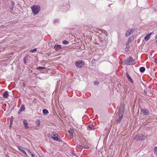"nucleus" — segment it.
I'll return each mask as SVG.
<instances>
[{"mask_svg": "<svg viewBox=\"0 0 157 157\" xmlns=\"http://www.w3.org/2000/svg\"><path fill=\"white\" fill-rule=\"evenodd\" d=\"M49 136L55 140L59 142L62 141V140L59 137L58 135L55 132H52Z\"/></svg>", "mask_w": 157, "mask_h": 157, "instance_id": "1", "label": "nucleus"}, {"mask_svg": "<svg viewBox=\"0 0 157 157\" xmlns=\"http://www.w3.org/2000/svg\"><path fill=\"white\" fill-rule=\"evenodd\" d=\"M33 13L35 15L37 14L39 12L40 7L38 6H33L31 7Z\"/></svg>", "mask_w": 157, "mask_h": 157, "instance_id": "2", "label": "nucleus"}, {"mask_svg": "<svg viewBox=\"0 0 157 157\" xmlns=\"http://www.w3.org/2000/svg\"><path fill=\"white\" fill-rule=\"evenodd\" d=\"M134 60L133 58L132 57H128L125 59L124 61V64L127 65H132L134 62Z\"/></svg>", "mask_w": 157, "mask_h": 157, "instance_id": "3", "label": "nucleus"}, {"mask_svg": "<svg viewBox=\"0 0 157 157\" xmlns=\"http://www.w3.org/2000/svg\"><path fill=\"white\" fill-rule=\"evenodd\" d=\"M147 137V135H144L142 134L136 136L135 139L137 141H140L145 140Z\"/></svg>", "mask_w": 157, "mask_h": 157, "instance_id": "4", "label": "nucleus"}, {"mask_svg": "<svg viewBox=\"0 0 157 157\" xmlns=\"http://www.w3.org/2000/svg\"><path fill=\"white\" fill-rule=\"evenodd\" d=\"M84 65V63L83 61H79L76 62L75 65L77 67L81 68Z\"/></svg>", "mask_w": 157, "mask_h": 157, "instance_id": "5", "label": "nucleus"}, {"mask_svg": "<svg viewBox=\"0 0 157 157\" xmlns=\"http://www.w3.org/2000/svg\"><path fill=\"white\" fill-rule=\"evenodd\" d=\"M141 112L144 115H149L150 113L148 110L146 109H141Z\"/></svg>", "mask_w": 157, "mask_h": 157, "instance_id": "6", "label": "nucleus"}, {"mask_svg": "<svg viewBox=\"0 0 157 157\" xmlns=\"http://www.w3.org/2000/svg\"><path fill=\"white\" fill-rule=\"evenodd\" d=\"M126 76L128 80L132 83H133V81L131 77L129 76L128 72L126 73Z\"/></svg>", "mask_w": 157, "mask_h": 157, "instance_id": "7", "label": "nucleus"}, {"mask_svg": "<svg viewBox=\"0 0 157 157\" xmlns=\"http://www.w3.org/2000/svg\"><path fill=\"white\" fill-rule=\"evenodd\" d=\"M25 107L24 105H22L18 112V114H20L21 112L24 111L25 110Z\"/></svg>", "mask_w": 157, "mask_h": 157, "instance_id": "8", "label": "nucleus"}, {"mask_svg": "<svg viewBox=\"0 0 157 157\" xmlns=\"http://www.w3.org/2000/svg\"><path fill=\"white\" fill-rule=\"evenodd\" d=\"M23 122L25 128L26 129H28L29 128V127L27 120H24Z\"/></svg>", "mask_w": 157, "mask_h": 157, "instance_id": "9", "label": "nucleus"}, {"mask_svg": "<svg viewBox=\"0 0 157 157\" xmlns=\"http://www.w3.org/2000/svg\"><path fill=\"white\" fill-rule=\"evenodd\" d=\"M132 30V29H129L128 30H127L125 34V36L127 37L130 35L131 34Z\"/></svg>", "mask_w": 157, "mask_h": 157, "instance_id": "10", "label": "nucleus"}, {"mask_svg": "<svg viewBox=\"0 0 157 157\" xmlns=\"http://www.w3.org/2000/svg\"><path fill=\"white\" fill-rule=\"evenodd\" d=\"M54 48L56 50L58 51L61 49V47L60 45L57 44L54 46Z\"/></svg>", "mask_w": 157, "mask_h": 157, "instance_id": "11", "label": "nucleus"}, {"mask_svg": "<svg viewBox=\"0 0 157 157\" xmlns=\"http://www.w3.org/2000/svg\"><path fill=\"white\" fill-rule=\"evenodd\" d=\"M18 147L19 150L20 151H21V152H22L25 155H27V154L26 152L23 150V148L21 146H19Z\"/></svg>", "mask_w": 157, "mask_h": 157, "instance_id": "12", "label": "nucleus"}, {"mask_svg": "<svg viewBox=\"0 0 157 157\" xmlns=\"http://www.w3.org/2000/svg\"><path fill=\"white\" fill-rule=\"evenodd\" d=\"M76 147L78 148H86V149H87L88 148V146H83L82 145H80L79 144H78L77 145Z\"/></svg>", "mask_w": 157, "mask_h": 157, "instance_id": "13", "label": "nucleus"}, {"mask_svg": "<svg viewBox=\"0 0 157 157\" xmlns=\"http://www.w3.org/2000/svg\"><path fill=\"white\" fill-rule=\"evenodd\" d=\"M73 130L72 129H70L68 131V132L70 136L72 137H73Z\"/></svg>", "mask_w": 157, "mask_h": 157, "instance_id": "14", "label": "nucleus"}, {"mask_svg": "<svg viewBox=\"0 0 157 157\" xmlns=\"http://www.w3.org/2000/svg\"><path fill=\"white\" fill-rule=\"evenodd\" d=\"M8 96V93L7 91H5L3 94V96L5 98H7Z\"/></svg>", "mask_w": 157, "mask_h": 157, "instance_id": "15", "label": "nucleus"}, {"mask_svg": "<svg viewBox=\"0 0 157 157\" xmlns=\"http://www.w3.org/2000/svg\"><path fill=\"white\" fill-rule=\"evenodd\" d=\"M151 33L150 34H147L144 37V39L146 41L148 40L150 38V36L151 34Z\"/></svg>", "mask_w": 157, "mask_h": 157, "instance_id": "16", "label": "nucleus"}, {"mask_svg": "<svg viewBox=\"0 0 157 157\" xmlns=\"http://www.w3.org/2000/svg\"><path fill=\"white\" fill-rule=\"evenodd\" d=\"M124 112H123L122 111H120L119 113L118 114V116L119 117H123V115H124Z\"/></svg>", "mask_w": 157, "mask_h": 157, "instance_id": "17", "label": "nucleus"}, {"mask_svg": "<svg viewBox=\"0 0 157 157\" xmlns=\"http://www.w3.org/2000/svg\"><path fill=\"white\" fill-rule=\"evenodd\" d=\"M145 69L144 67H141L140 68V71L141 73H143L145 71Z\"/></svg>", "mask_w": 157, "mask_h": 157, "instance_id": "18", "label": "nucleus"}, {"mask_svg": "<svg viewBox=\"0 0 157 157\" xmlns=\"http://www.w3.org/2000/svg\"><path fill=\"white\" fill-rule=\"evenodd\" d=\"M36 124L38 127H39L40 124V121L38 119L36 121Z\"/></svg>", "mask_w": 157, "mask_h": 157, "instance_id": "19", "label": "nucleus"}, {"mask_svg": "<svg viewBox=\"0 0 157 157\" xmlns=\"http://www.w3.org/2000/svg\"><path fill=\"white\" fill-rule=\"evenodd\" d=\"M43 113L44 114H45V115L49 113L47 109H44L43 110Z\"/></svg>", "mask_w": 157, "mask_h": 157, "instance_id": "20", "label": "nucleus"}, {"mask_svg": "<svg viewBox=\"0 0 157 157\" xmlns=\"http://www.w3.org/2000/svg\"><path fill=\"white\" fill-rule=\"evenodd\" d=\"M119 117V118L117 120V122H118V123H120L121 120V119H122V117Z\"/></svg>", "mask_w": 157, "mask_h": 157, "instance_id": "21", "label": "nucleus"}, {"mask_svg": "<svg viewBox=\"0 0 157 157\" xmlns=\"http://www.w3.org/2000/svg\"><path fill=\"white\" fill-rule=\"evenodd\" d=\"M124 105H123L121 107V109L120 111H123V112H124Z\"/></svg>", "mask_w": 157, "mask_h": 157, "instance_id": "22", "label": "nucleus"}, {"mask_svg": "<svg viewBox=\"0 0 157 157\" xmlns=\"http://www.w3.org/2000/svg\"><path fill=\"white\" fill-rule=\"evenodd\" d=\"M132 40L130 38H129L128 39V41L126 43V45H128L129 44V43H130L131 42Z\"/></svg>", "mask_w": 157, "mask_h": 157, "instance_id": "23", "label": "nucleus"}, {"mask_svg": "<svg viewBox=\"0 0 157 157\" xmlns=\"http://www.w3.org/2000/svg\"><path fill=\"white\" fill-rule=\"evenodd\" d=\"M63 43L64 44L67 45L68 44V42L67 40H64L63 41Z\"/></svg>", "mask_w": 157, "mask_h": 157, "instance_id": "24", "label": "nucleus"}, {"mask_svg": "<svg viewBox=\"0 0 157 157\" xmlns=\"http://www.w3.org/2000/svg\"><path fill=\"white\" fill-rule=\"evenodd\" d=\"M154 153L155 154H157V147L154 148Z\"/></svg>", "mask_w": 157, "mask_h": 157, "instance_id": "25", "label": "nucleus"}, {"mask_svg": "<svg viewBox=\"0 0 157 157\" xmlns=\"http://www.w3.org/2000/svg\"><path fill=\"white\" fill-rule=\"evenodd\" d=\"M59 22V20L57 19H55L53 21V23L54 24H56Z\"/></svg>", "mask_w": 157, "mask_h": 157, "instance_id": "26", "label": "nucleus"}, {"mask_svg": "<svg viewBox=\"0 0 157 157\" xmlns=\"http://www.w3.org/2000/svg\"><path fill=\"white\" fill-rule=\"evenodd\" d=\"M36 50H37V49L36 48H34L33 49H31L30 51V52H36Z\"/></svg>", "mask_w": 157, "mask_h": 157, "instance_id": "27", "label": "nucleus"}, {"mask_svg": "<svg viewBox=\"0 0 157 157\" xmlns=\"http://www.w3.org/2000/svg\"><path fill=\"white\" fill-rule=\"evenodd\" d=\"M94 85H98L99 84V82L97 81H95L94 82Z\"/></svg>", "mask_w": 157, "mask_h": 157, "instance_id": "28", "label": "nucleus"}, {"mask_svg": "<svg viewBox=\"0 0 157 157\" xmlns=\"http://www.w3.org/2000/svg\"><path fill=\"white\" fill-rule=\"evenodd\" d=\"M45 68V67H37V69L38 70L43 69Z\"/></svg>", "mask_w": 157, "mask_h": 157, "instance_id": "29", "label": "nucleus"}, {"mask_svg": "<svg viewBox=\"0 0 157 157\" xmlns=\"http://www.w3.org/2000/svg\"><path fill=\"white\" fill-rule=\"evenodd\" d=\"M93 125H89V129H91L92 128V127H94Z\"/></svg>", "mask_w": 157, "mask_h": 157, "instance_id": "30", "label": "nucleus"}, {"mask_svg": "<svg viewBox=\"0 0 157 157\" xmlns=\"http://www.w3.org/2000/svg\"><path fill=\"white\" fill-rule=\"evenodd\" d=\"M26 149L28 151V154H31V152L30 151V150H29L27 149Z\"/></svg>", "mask_w": 157, "mask_h": 157, "instance_id": "31", "label": "nucleus"}, {"mask_svg": "<svg viewBox=\"0 0 157 157\" xmlns=\"http://www.w3.org/2000/svg\"><path fill=\"white\" fill-rule=\"evenodd\" d=\"M13 123V120H11V119L10 120V125H11Z\"/></svg>", "mask_w": 157, "mask_h": 157, "instance_id": "32", "label": "nucleus"}, {"mask_svg": "<svg viewBox=\"0 0 157 157\" xmlns=\"http://www.w3.org/2000/svg\"><path fill=\"white\" fill-rule=\"evenodd\" d=\"M30 154L31 155V156H32V157H34V155L33 154H32L31 153V154Z\"/></svg>", "mask_w": 157, "mask_h": 157, "instance_id": "33", "label": "nucleus"}, {"mask_svg": "<svg viewBox=\"0 0 157 157\" xmlns=\"http://www.w3.org/2000/svg\"><path fill=\"white\" fill-rule=\"evenodd\" d=\"M155 60V63L157 64V59H156Z\"/></svg>", "mask_w": 157, "mask_h": 157, "instance_id": "34", "label": "nucleus"}, {"mask_svg": "<svg viewBox=\"0 0 157 157\" xmlns=\"http://www.w3.org/2000/svg\"><path fill=\"white\" fill-rule=\"evenodd\" d=\"M144 94H146L147 91H145V90H144Z\"/></svg>", "mask_w": 157, "mask_h": 157, "instance_id": "35", "label": "nucleus"}, {"mask_svg": "<svg viewBox=\"0 0 157 157\" xmlns=\"http://www.w3.org/2000/svg\"><path fill=\"white\" fill-rule=\"evenodd\" d=\"M24 62L25 63H26V60H25V59H24Z\"/></svg>", "mask_w": 157, "mask_h": 157, "instance_id": "36", "label": "nucleus"}, {"mask_svg": "<svg viewBox=\"0 0 157 157\" xmlns=\"http://www.w3.org/2000/svg\"><path fill=\"white\" fill-rule=\"evenodd\" d=\"M110 5H111V4H109V6L110 7V6H110Z\"/></svg>", "mask_w": 157, "mask_h": 157, "instance_id": "37", "label": "nucleus"}, {"mask_svg": "<svg viewBox=\"0 0 157 157\" xmlns=\"http://www.w3.org/2000/svg\"><path fill=\"white\" fill-rule=\"evenodd\" d=\"M110 5H111V4H109V6L110 7V6H110Z\"/></svg>", "mask_w": 157, "mask_h": 157, "instance_id": "38", "label": "nucleus"}, {"mask_svg": "<svg viewBox=\"0 0 157 157\" xmlns=\"http://www.w3.org/2000/svg\"><path fill=\"white\" fill-rule=\"evenodd\" d=\"M156 42L157 43V40H156Z\"/></svg>", "mask_w": 157, "mask_h": 157, "instance_id": "39", "label": "nucleus"}, {"mask_svg": "<svg viewBox=\"0 0 157 157\" xmlns=\"http://www.w3.org/2000/svg\"><path fill=\"white\" fill-rule=\"evenodd\" d=\"M12 117H11V118H12Z\"/></svg>", "mask_w": 157, "mask_h": 157, "instance_id": "40", "label": "nucleus"}]
</instances>
